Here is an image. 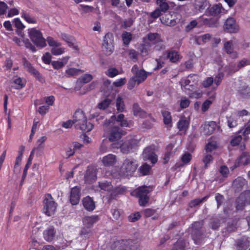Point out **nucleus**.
<instances>
[{
    "label": "nucleus",
    "instance_id": "nucleus-1",
    "mask_svg": "<svg viewBox=\"0 0 250 250\" xmlns=\"http://www.w3.org/2000/svg\"><path fill=\"white\" fill-rule=\"evenodd\" d=\"M124 135L123 130L118 127L115 122L106 121L104 125V135L109 140L115 142L120 140Z\"/></svg>",
    "mask_w": 250,
    "mask_h": 250
},
{
    "label": "nucleus",
    "instance_id": "nucleus-2",
    "mask_svg": "<svg viewBox=\"0 0 250 250\" xmlns=\"http://www.w3.org/2000/svg\"><path fill=\"white\" fill-rule=\"evenodd\" d=\"M133 76L129 79L127 83L128 89H132L136 85H139L145 81L147 78L146 72L140 69L137 64H134L131 69Z\"/></svg>",
    "mask_w": 250,
    "mask_h": 250
},
{
    "label": "nucleus",
    "instance_id": "nucleus-3",
    "mask_svg": "<svg viewBox=\"0 0 250 250\" xmlns=\"http://www.w3.org/2000/svg\"><path fill=\"white\" fill-rule=\"evenodd\" d=\"M140 247L136 240H120L114 242L112 248L114 250H138Z\"/></svg>",
    "mask_w": 250,
    "mask_h": 250
},
{
    "label": "nucleus",
    "instance_id": "nucleus-4",
    "mask_svg": "<svg viewBox=\"0 0 250 250\" xmlns=\"http://www.w3.org/2000/svg\"><path fill=\"white\" fill-rule=\"evenodd\" d=\"M138 167L136 161L132 158H126L121 167V176H131Z\"/></svg>",
    "mask_w": 250,
    "mask_h": 250
},
{
    "label": "nucleus",
    "instance_id": "nucleus-5",
    "mask_svg": "<svg viewBox=\"0 0 250 250\" xmlns=\"http://www.w3.org/2000/svg\"><path fill=\"white\" fill-rule=\"evenodd\" d=\"M27 31L29 37L37 46L43 48L46 46V40L40 30L36 28H31Z\"/></svg>",
    "mask_w": 250,
    "mask_h": 250
},
{
    "label": "nucleus",
    "instance_id": "nucleus-6",
    "mask_svg": "<svg viewBox=\"0 0 250 250\" xmlns=\"http://www.w3.org/2000/svg\"><path fill=\"white\" fill-rule=\"evenodd\" d=\"M199 77L196 75H189L187 77L182 78L179 82L181 88L183 91L193 89L199 82Z\"/></svg>",
    "mask_w": 250,
    "mask_h": 250
},
{
    "label": "nucleus",
    "instance_id": "nucleus-7",
    "mask_svg": "<svg viewBox=\"0 0 250 250\" xmlns=\"http://www.w3.org/2000/svg\"><path fill=\"white\" fill-rule=\"evenodd\" d=\"M57 204L53 200L52 196L50 194H47L45 196L43 200V212L48 216L53 215L56 211Z\"/></svg>",
    "mask_w": 250,
    "mask_h": 250
},
{
    "label": "nucleus",
    "instance_id": "nucleus-8",
    "mask_svg": "<svg viewBox=\"0 0 250 250\" xmlns=\"http://www.w3.org/2000/svg\"><path fill=\"white\" fill-rule=\"evenodd\" d=\"M103 51L106 55H111L114 51V36L111 33H107L104 38L102 43Z\"/></svg>",
    "mask_w": 250,
    "mask_h": 250
},
{
    "label": "nucleus",
    "instance_id": "nucleus-9",
    "mask_svg": "<svg viewBox=\"0 0 250 250\" xmlns=\"http://www.w3.org/2000/svg\"><path fill=\"white\" fill-rule=\"evenodd\" d=\"M203 222H196L192 224V239L196 244H200L202 242L203 235L200 229L203 226Z\"/></svg>",
    "mask_w": 250,
    "mask_h": 250
},
{
    "label": "nucleus",
    "instance_id": "nucleus-10",
    "mask_svg": "<svg viewBox=\"0 0 250 250\" xmlns=\"http://www.w3.org/2000/svg\"><path fill=\"white\" fill-rule=\"evenodd\" d=\"M99 186L102 190L106 191L111 197L121 193V188L119 187L114 188L110 182H104L99 183Z\"/></svg>",
    "mask_w": 250,
    "mask_h": 250
},
{
    "label": "nucleus",
    "instance_id": "nucleus-11",
    "mask_svg": "<svg viewBox=\"0 0 250 250\" xmlns=\"http://www.w3.org/2000/svg\"><path fill=\"white\" fill-rule=\"evenodd\" d=\"M149 191L147 187H142L136 190L137 196L139 198V204L141 206H144L148 202L149 197L148 194Z\"/></svg>",
    "mask_w": 250,
    "mask_h": 250
},
{
    "label": "nucleus",
    "instance_id": "nucleus-12",
    "mask_svg": "<svg viewBox=\"0 0 250 250\" xmlns=\"http://www.w3.org/2000/svg\"><path fill=\"white\" fill-rule=\"evenodd\" d=\"M139 143V140L136 139L131 138L127 139L120 145V148L122 152L124 153H128L135 147Z\"/></svg>",
    "mask_w": 250,
    "mask_h": 250
},
{
    "label": "nucleus",
    "instance_id": "nucleus-13",
    "mask_svg": "<svg viewBox=\"0 0 250 250\" xmlns=\"http://www.w3.org/2000/svg\"><path fill=\"white\" fill-rule=\"evenodd\" d=\"M224 29L225 31L228 33H237L239 30V26L234 18H229L224 23Z\"/></svg>",
    "mask_w": 250,
    "mask_h": 250
},
{
    "label": "nucleus",
    "instance_id": "nucleus-14",
    "mask_svg": "<svg viewBox=\"0 0 250 250\" xmlns=\"http://www.w3.org/2000/svg\"><path fill=\"white\" fill-rule=\"evenodd\" d=\"M143 156L144 159L150 161L153 164L157 162L158 159L155 153L154 146L146 147L143 151Z\"/></svg>",
    "mask_w": 250,
    "mask_h": 250
},
{
    "label": "nucleus",
    "instance_id": "nucleus-15",
    "mask_svg": "<svg viewBox=\"0 0 250 250\" xmlns=\"http://www.w3.org/2000/svg\"><path fill=\"white\" fill-rule=\"evenodd\" d=\"M85 181L89 184L94 182L97 179V169L93 166H89L84 175Z\"/></svg>",
    "mask_w": 250,
    "mask_h": 250
},
{
    "label": "nucleus",
    "instance_id": "nucleus-16",
    "mask_svg": "<svg viewBox=\"0 0 250 250\" xmlns=\"http://www.w3.org/2000/svg\"><path fill=\"white\" fill-rule=\"evenodd\" d=\"M250 202V191L247 190L240 194L237 199L236 206L237 209H242L245 205L246 202Z\"/></svg>",
    "mask_w": 250,
    "mask_h": 250
},
{
    "label": "nucleus",
    "instance_id": "nucleus-17",
    "mask_svg": "<svg viewBox=\"0 0 250 250\" xmlns=\"http://www.w3.org/2000/svg\"><path fill=\"white\" fill-rule=\"evenodd\" d=\"M216 127V124L214 121L205 123L200 128L201 133L208 135L212 134Z\"/></svg>",
    "mask_w": 250,
    "mask_h": 250
},
{
    "label": "nucleus",
    "instance_id": "nucleus-18",
    "mask_svg": "<svg viewBox=\"0 0 250 250\" xmlns=\"http://www.w3.org/2000/svg\"><path fill=\"white\" fill-rule=\"evenodd\" d=\"M250 164V155L246 152H243L236 160L234 167H237L242 165Z\"/></svg>",
    "mask_w": 250,
    "mask_h": 250
},
{
    "label": "nucleus",
    "instance_id": "nucleus-19",
    "mask_svg": "<svg viewBox=\"0 0 250 250\" xmlns=\"http://www.w3.org/2000/svg\"><path fill=\"white\" fill-rule=\"evenodd\" d=\"M226 11L220 3L213 5L206 11L207 15H217L220 13H226Z\"/></svg>",
    "mask_w": 250,
    "mask_h": 250
},
{
    "label": "nucleus",
    "instance_id": "nucleus-20",
    "mask_svg": "<svg viewBox=\"0 0 250 250\" xmlns=\"http://www.w3.org/2000/svg\"><path fill=\"white\" fill-rule=\"evenodd\" d=\"M80 189L79 188L75 187L71 189L70 195V201L72 205H77L80 199Z\"/></svg>",
    "mask_w": 250,
    "mask_h": 250
},
{
    "label": "nucleus",
    "instance_id": "nucleus-21",
    "mask_svg": "<svg viewBox=\"0 0 250 250\" xmlns=\"http://www.w3.org/2000/svg\"><path fill=\"white\" fill-rule=\"evenodd\" d=\"M194 6L196 10L202 12L206 9L207 10H208L210 6V4L207 0H195Z\"/></svg>",
    "mask_w": 250,
    "mask_h": 250
},
{
    "label": "nucleus",
    "instance_id": "nucleus-22",
    "mask_svg": "<svg viewBox=\"0 0 250 250\" xmlns=\"http://www.w3.org/2000/svg\"><path fill=\"white\" fill-rule=\"evenodd\" d=\"M56 231L53 226H49L46 228L43 232V236L44 239L48 241H52L55 236Z\"/></svg>",
    "mask_w": 250,
    "mask_h": 250
},
{
    "label": "nucleus",
    "instance_id": "nucleus-23",
    "mask_svg": "<svg viewBox=\"0 0 250 250\" xmlns=\"http://www.w3.org/2000/svg\"><path fill=\"white\" fill-rule=\"evenodd\" d=\"M116 156L112 154H109L104 156L102 160V163L105 167L112 166L116 163Z\"/></svg>",
    "mask_w": 250,
    "mask_h": 250
},
{
    "label": "nucleus",
    "instance_id": "nucleus-24",
    "mask_svg": "<svg viewBox=\"0 0 250 250\" xmlns=\"http://www.w3.org/2000/svg\"><path fill=\"white\" fill-rule=\"evenodd\" d=\"M86 118L85 116L82 111L80 110H77L73 117V121L74 124H75L76 127L80 125V124L83 123V122H85Z\"/></svg>",
    "mask_w": 250,
    "mask_h": 250
},
{
    "label": "nucleus",
    "instance_id": "nucleus-25",
    "mask_svg": "<svg viewBox=\"0 0 250 250\" xmlns=\"http://www.w3.org/2000/svg\"><path fill=\"white\" fill-rule=\"evenodd\" d=\"M99 220V216L94 215L90 216H85L83 218V222L84 226L89 228L98 222Z\"/></svg>",
    "mask_w": 250,
    "mask_h": 250
},
{
    "label": "nucleus",
    "instance_id": "nucleus-26",
    "mask_svg": "<svg viewBox=\"0 0 250 250\" xmlns=\"http://www.w3.org/2000/svg\"><path fill=\"white\" fill-rule=\"evenodd\" d=\"M175 152V149H174V146L172 144L168 145L166 148V152L163 158V163L166 164L167 163L171 157Z\"/></svg>",
    "mask_w": 250,
    "mask_h": 250
},
{
    "label": "nucleus",
    "instance_id": "nucleus-27",
    "mask_svg": "<svg viewBox=\"0 0 250 250\" xmlns=\"http://www.w3.org/2000/svg\"><path fill=\"white\" fill-rule=\"evenodd\" d=\"M70 57L68 56L62 58L61 60L53 61L51 65L56 69H59L64 66L68 62Z\"/></svg>",
    "mask_w": 250,
    "mask_h": 250
},
{
    "label": "nucleus",
    "instance_id": "nucleus-28",
    "mask_svg": "<svg viewBox=\"0 0 250 250\" xmlns=\"http://www.w3.org/2000/svg\"><path fill=\"white\" fill-rule=\"evenodd\" d=\"M83 204L84 208L88 211H92L95 208L94 202L89 196L85 197L83 199Z\"/></svg>",
    "mask_w": 250,
    "mask_h": 250
},
{
    "label": "nucleus",
    "instance_id": "nucleus-29",
    "mask_svg": "<svg viewBox=\"0 0 250 250\" xmlns=\"http://www.w3.org/2000/svg\"><path fill=\"white\" fill-rule=\"evenodd\" d=\"M161 22L167 26H174L176 23V20L172 18V16L168 13L160 18Z\"/></svg>",
    "mask_w": 250,
    "mask_h": 250
},
{
    "label": "nucleus",
    "instance_id": "nucleus-30",
    "mask_svg": "<svg viewBox=\"0 0 250 250\" xmlns=\"http://www.w3.org/2000/svg\"><path fill=\"white\" fill-rule=\"evenodd\" d=\"M166 58L168 59L171 62H176L180 60V55L178 52L175 50H169L167 52ZM165 56V54L164 55ZM164 58H165L164 56Z\"/></svg>",
    "mask_w": 250,
    "mask_h": 250
},
{
    "label": "nucleus",
    "instance_id": "nucleus-31",
    "mask_svg": "<svg viewBox=\"0 0 250 250\" xmlns=\"http://www.w3.org/2000/svg\"><path fill=\"white\" fill-rule=\"evenodd\" d=\"M250 242L249 238L243 237L237 242L239 250H246L250 246Z\"/></svg>",
    "mask_w": 250,
    "mask_h": 250
},
{
    "label": "nucleus",
    "instance_id": "nucleus-32",
    "mask_svg": "<svg viewBox=\"0 0 250 250\" xmlns=\"http://www.w3.org/2000/svg\"><path fill=\"white\" fill-rule=\"evenodd\" d=\"M189 120L188 118L183 117L180 119L177 124L178 129L181 131H186L188 128Z\"/></svg>",
    "mask_w": 250,
    "mask_h": 250
},
{
    "label": "nucleus",
    "instance_id": "nucleus-33",
    "mask_svg": "<svg viewBox=\"0 0 250 250\" xmlns=\"http://www.w3.org/2000/svg\"><path fill=\"white\" fill-rule=\"evenodd\" d=\"M141 54L143 56H146L152 51L151 44L148 42H145L140 46Z\"/></svg>",
    "mask_w": 250,
    "mask_h": 250
},
{
    "label": "nucleus",
    "instance_id": "nucleus-34",
    "mask_svg": "<svg viewBox=\"0 0 250 250\" xmlns=\"http://www.w3.org/2000/svg\"><path fill=\"white\" fill-rule=\"evenodd\" d=\"M93 127V125L90 122H88L86 118V121L83 122L76 126V128L81 130L83 132H89L91 131Z\"/></svg>",
    "mask_w": 250,
    "mask_h": 250
},
{
    "label": "nucleus",
    "instance_id": "nucleus-35",
    "mask_svg": "<svg viewBox=\"0 0 250 250\" xmlns=\"http://www.w3.org/2000/svg\"><path fill=\"white\" fill-rule=\"evenodd\" d=\"M246 184V180L241 177H239L233 181L232 187L235 190H237L245 186Z\"/></svg>",
    "mask_w": 250,
    "mask_h": 250
},
{
    "label": "nucleus",
    "instance_id": "nucleus-36",
    "mask_svg": "<svg viewBox=\"0 0 250 250\" xmlns=\"http://www.w3.org/2000/svg\"><path fill=\"white\" fill-rule=\"evenodd\" d=\"M125 116L123 114H119L117 117L115 115L111 117L110 121L113 122L114 120H116V122L120 123V125L121 126H127L128 123L126 120L124 119Z\"/></svg>",
    "mask_w": 250,
    "mask_h": 250
},
{
    "label": "nucleus",
    "instance_id": "nucleus-37",
    "mask_svg": "<svg viewBox=\"0 0 250 250\" xmlns=\"http://www.w3.org/2000/svg\"><path fill=\"white\" fill-rule=\"evenodd\" d=\"M21 14V18L28 23L32 24L37 23V19L35 17L30 15L29 14L24 11H22Z\"/></svg>",
    "mask_w": 250,
    "mask_h": 250
},
{
    "label": "nucleus",
    "instance_id": "nucleus-38",
    "mask_svg": "<svg viewBox=\"0 0 250 250\" xmlns=\"http://www.w3.org/2000/svg\"><path fill=\"white\" fill-rule=\"evenodd\" d=\"M250 64V61L247 59L244 58L238 62L236 68H234L233 69L229 70V72H236L238 70H239L240 69H241L246 66L249 65Z\"/></svg>",
    "mask_w": 250,
    "mask_h": 250
},
{
    "label": "nucleus",
    "instance_id": "nucleus-39",
    "mask_svg": "<svg viewBox=\"0 0 250 250\" xmlns=\"http://www.w3.org/2000/svg\"><path fill=\"white\" fill-rule=\"evenodd\" d=\"M133 111L134 115L136 116L144 117L146 115V112L141 108L137 103H135L133 105Z\"/></svg>",
    "mask_w": 250,
    "mask_h": 250
},
{
    "label": "nucleus",
    "instance_id": "nucleus-40",
    "mask_svg": "<svg viewBox=\"0 0 250 250\" xmlns=\"http://www.w3.org/2000/svg\"><path fill=\"white\" fill-rule=\"evenodd\" d=\"M116 107L117 111L119 112H123L125 110V105L124 99L121 97H118L116 101Z\"/></svg>",
    "mask_w": 250,
    "mask_h": 250
},
{
    "label": "nucleus",
    "instance_id": "nucleus-41",
    "mask_svg": "<svg viewBox=\"0 0 250 250\" xmlns=\"http://www.w3.org/2000/svg\"><path fill=\"white\" fill-rule=\"evenodd\" d=\"M237 116L235 114H232L228 118V125L230 128L234 127L237 125L238 122Z\"/></svg>",
    "mask_w": 250,
    "mask_h": 250
},
{
    "label": "nucleus",
    "instance_id": "nucleus-42",
    "mask_svg": "<svg viewBox=\"0 0 250 250\" xmlns=\"http://www.w3.org/2000/svg\"><path fill=\"white\" fill-rule=\"evenodd\" d=\"M162 114L163 117V120L164 124L171 126V116L170 113L167 110H163L162 112Z\"/></svg>",
    "mask_w": 250,
    "mask_h": 250
},
{
    "label": "nucleus",
    "instance_id": "nucleus-43",
    "mask_svg": "<svg viewBox=\"0 0 250 250\" xmlns=\"http://www.w3.org/2000/svg\"><path fill=\"white\" fill-rule=\"evenodd\" d=\"M193 89H191L189 90H186V91L184 92L192 98L199 99L202 96L203 93L201 90L193 91Z\"/></svg>",
    "mask_w": 250,
    "mask_h": 250
},
{
    "label": "nucleus",
    "instance_id": "nucleus-44",
    "mask_svg": "<svg viewBox=\"0 0 250 250\" xmlns=\"http://www.w3.org/2000/svg\"><path fill=\"white\" fill-rule=\"evenodd\" d=\"M83 72L82 70L75 68H69L65 70V74L69 77L78 75L80 73Z\"/></svg>",
    "mask_w": 250,
    "mask_h": 250
},
{
    "label": "nucleus",
    "instance_id": "nucleus-45",
    "mask_svg": "<svg viewBox=\"0 0 250 250\" xmlns=\"http://www.w3.org/2000/svg\"><path fill=\"white\" fill-rule=\"evenodd\" d=\"M28 72L32 74L36 78L37 80L39 81L42 83L45 82V79L44 77L33 67L32 68H30Z\"/></svg>",
    "mask_w": 250,
    "mask_h": 250
},
{
    "label": "nucleus",
    "instance_id": "nucleus-46",
    "mask_svg": "<svg viewBox=\"0 0 250 250\" xmlns=\"http://www.w3.org/2000/svg\"><path fill=\"white\" fill-rule=\"evenodd\" d=\"M33 151H34V150H33L31 152V154L28 158L27 163L24 167L23 172V175H22V179H24L25 178V177L26 176V175L27 173V170H28L29 167H30V166L31 165L32 161L33 160V156H34V152Z\"/></svg>",
    "mask_w": 250,
    "mask_h": 250
},
{
    "label": "nucleus",
    "instance_id": "nucleus-47",
    "mask_svg": "<svg viewBox=\"0 0 250 250\" xmlns=\"http://www.w3.org/2000/svg\"><path fill=\"white\" fill-rule=\"evenodd\" d=\"M13 83L15 84V89H21L25 85V81L21 78L16 77L14 78Z\"/></svg>",
    "mask_w": 250,
    "mask_h": 250
},
{
    "label": "nucleus",
    "instance_id": "nucleus-48",
    "mask_svg": "<svg viewBox=\"0 0 250 250\" xmlns=\"http://www.w3.org/2000/svg\"><path fill=\"white\" fill-rule=\"evenodd\" d=\"M217 147V144L215 141L210 140L206 146V150L209 152L215 150Z\"/></svg>",
    "mask_w": 250,
    "mask_h": 250
},
{
    "label": "nucleus",
    "instance_id": "nucleus-49",
    "mask_svg": "<svg viewBox=\"0 0 250 250\" xmlns=\"http://www.w3.org/2000/svg\"><path fill=\"white\" fill-rule=\"evenodd\" d=\"M122 40L123 42L125 45H128L132 40V34L130 32H124L123 33Z\"/></svg>",
    "mask_w": 250,
    "mask_h": 250
},
{
    "label": "nucleus",
    "instance_id": "nucleus-50",
    "mask_svg": "<svg viewBox=\"0 0 250 250\" xmlns=\"http://www.w3.org/2000/svg\"><path fill=\"white\" fill-rule=\"evenodd\" d=\"M148 40L153 43L161 41L159 35L158 33H149L147 36Z\"/></svg>",
    "mask_w": 250,
    "mask_h": 250
},
{
    "label": "nucleus",
    "instance_id": "nucleus-51",
    "mask_svg": "<svg viewBox=\"0 0 250 250\" xmlns=\"http://www.w3.org/2000/svg\"><path fill=\"white\" fill-rule=\"evenodd\" d=\"M208 198V196H205L202 198H197L194 200H192L189 203V206L190 208L195 207L196 206L199 205L203 202H204L207 200Z\"/></svg>",
    "mask_w": 250,
    "mask_h": 250
},
{
    "label": "nucleus",
    "instance_id": "nucleus-52",
    "mask_svg": "<svg viewBox=\"0 0 250 250\" xmlns=\"http://www.w3.org/2000/svg\"><path fill=\"white\" fill-rule=\"evenodd\" d=\"M242 140V138L240 135L236 134L231 136L230 143L232 146H236L239 144Z\"/></svg>",
    "mask_w": 250,
    "mask_h": 250
},
{
    "label": "nucleus",
    "instance_id": "nucleus-53",
    "mask_svg": "<svg viewBox=\"0 0 250 250\" xmlns=\"http://www.w3.org/2000/svg\"><path fill=\"white\" fill-rule=\"evenodd\" d=\"M224 75L222 72H220L217 74L213 78V82L214 84L216 85V87L214 88L215 89L220 84L223 78Z\"/></svg>",
    "mask_w": 250,
    "mask_h": 250
},
{
    "label": "nucleus",
    "instance_id": "nucleus-54",
    "mask_svg": "<svg viewBox=\"0 0 250 250\" xmlns=\"http://www.w3.org/2000/svg\"><path fill=\"white\" fill-rule=\"evenodd\" d=\"M157 3L159 6L161 11L166 12L169 8V6L166 0H157Z\"/></svg>",
    "mask_w": 250,
    "mask_h": 250
},
{
    "label": "nucleus",
    "instance_id": "nucleus-55",
    "mask_svg": "<svg viewBox=\"0 0 250 250\" xmlns=\"http://www.w3.org/2000/svg\"><path fill=\"white\" fill-rule=\"evenodd\" d=\"M151 167L146 164H143L139 168L140 173L143 175H146L149 174Z\"/></svg>",
    "mask_w": 250,
    "mask_h": 250
},
{
    "label": "nucleus",
    "instance_id": "nucleus-56",
    "mask_svg": "<svg viewBox=\"0 0 250 250\" xmlns=\"http://www.w3.org/2000/svg\"><path fill=\"white\" fill-rule=\"evenodd\" d=\"M54 46L51 50V53L54 55H60L65 52V48L63 47H58Z\"/></svg>",
    "mask_w": 250,
    "mask_h": 250
},
{
    "label": "nucleus",
    "instance_id": "nucleus-57",
    "mask_svg": "<svg viewBox=\"0 0 250 250\" xmlns=\"http://www.w3.org/2000/svg\"><path fill=\"white\" fill-rule=\"evenodd\" d=\"M111 100L105 99L98 104V107L100 109H105L110 104Z\"/></svg>",
    "mask_w": 250,
    "mask_h": 250
},
{
    "label": "nucleus",
    "instance_id": "nucleus-58",
    "mask_svg": "<svg viewBox=\"0 0 250 250\" xmlns=\"http://www.w3.org/2000/svg\"><path fill=\"white\" fill-rule=\"evenodd\" d=\"M224 48L228 54H231L233 52V42L229 41L224 44Z\"/></svg>",
    "mask_w": 250,
    "mask_h": 250
},
{
    "label": "nucleus",
    "instance_id": "nucleus-59",
    "mask_svg": "<svg viewBox=\"0 0 250 250\" xmlns=\"http://www.w3.org/2000/svg\"><path fill=\"white\" fill-rule=\"evenodd\" d=\"M65 155L64 157L65 158H68L71 156H72L75 154V151L71 145H69L65 149Z\"/></svg>",
    "mask_w": 250,
    "mask_h": 250
},
{
    "label": "nucleus",
    "instance_id": "nucleus-60",
    "mask_svg": "<svg viewBox=\"0 0 250 250\" xmlns=\"http://www.w3.org/2000/svg\"><path fill=\"white\" fill-rule=\"evenodd\" d=\"M93 79V76L88 74H84V75L81 77L79 79L78 81L82 83H87L91 81L92 79Z\"/></svg>",
    "mask_w": 250,
    "mask_h": 250
},
{
    "label": "nucleus",
    "instance_id": "nucleus-61",
    "mask_svg": "<svg viewBox=\"0 0 250 250\" xmlns=\"http://www.w3.org/2000/svg\"><path fill=\"white\" fill-rule=\"evenodd\" d=\"M22 43H23L25 46L27 48L31 50L32 52L36 51V48L34 46H33L32 43L30 42L28 39H22Z\"/></svg>",
    "mask_w": 250,
    "mask_h": 250
},
{
    "label": "nucleus",
    "instance_id": "nucleus-62",
    "mask_svg": "<svg viewBox=\"0 0 250 250\" xmlns=\"http://www.w3.org/2000/svg\"><path fill=\"white\" fill-rule=\"evenodd\" d=\"M22 43H23L25 46L27 48L31 50L32 52L36 51V48L34 46H33L32 43L30 42L28 39H22Z\"/></svg>",
    "mask_w": 250,
    "mask_h": 250
},
{
    "label": "nucleus",
    "instance_id": "nucleus-63",
    "mask_svg": "<svg viewBox=\"0 0 250 250\" xmlns=\"http://www.w3.org/2000/svg\"><path fill=\"white\" fill-rule=\"evenodd\" d=\"M213 83V78L212 77H209L206 78L202 83L203 86L207 88L211 86Z\"/></svg>",
    "mask_w": 250,
    "mask_h": 250
},
{
    "label": "nucleus",
    "instance_id": "nucleus-64",
    "mask_svg": "<svg viewBox=\"0 0 250 250\" xmlns=\"http://www.w3.org/2000/svg\"><path fill=\"white\" fill-rule=\"evenodd\" d=\"M185 245L182 240L178 241L174 245L172 250H184Z\"/></svg>",
    "mask_w": 250,
    "mask_h": 250
}]
</instances>
